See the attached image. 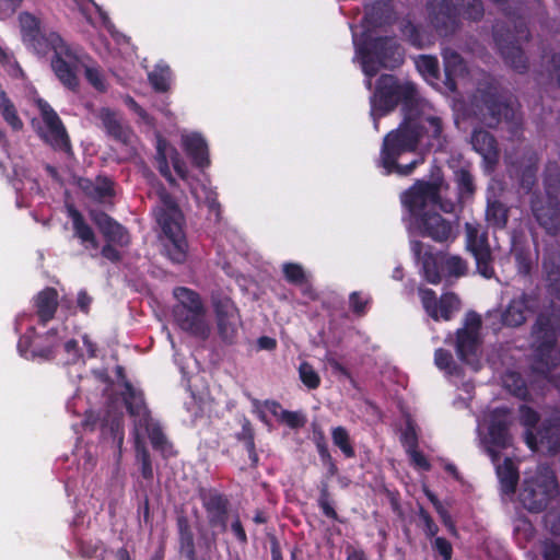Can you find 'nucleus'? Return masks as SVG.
<instances>
[{"mask_svg": "<svg viewBox=\"0 0 560 560\" xmlns=\"http://www.w3.org/2000/svg\"><path fill=\"white\" fill-rule=\"evenodd\" d=\"M144 429L147 430L150 443L155 451L160 452L165 458L173 455V445L168 442L159 424H152L150 422L148 428Z\"/></svg>", "mask_w": 560, "mask_h": 560, "instance_id": "de8ad7c7", "label": "nucleus"}, {"mask_svg": "<svg viewBox=\"0 0 560 560\" xmlns=\"http://www.w3.org/2000/svg\"><path fill=\"white\" fill-rule=\"evenodd\" d=\"M559 315L540 313L533 327L538 345L530 365L533 373L541 375L560 389V351L556 349L557 330L555 323Z\"/></svg>", "mask_w": 560, "mask_h": 560, "instance_id": "f257e3e1", "label": "nucleus"}, {"mask_svg": "<svg viewBox=\"0 0 560 560\" xmlns=\"http://www.w3.org/2000/svg\"><path fill=\"white\" fill-rule=\"evenodd\" d=\"M299 377L303 385L311 390L317 389L320 386L322 380L319 374L314 366L306 361H303L299 365Z\"/></svg>", "mask_w": 560, "mask_h": 560, "instance_id": "864d4df0", "label": "nucleus"}, {"mask_svg": "<svg viewBox=\"0 0 560 560\" xmlns=\"http://www.w3.org/2000/svg\"><path fill=\"white\" fill-rule=\"evenodd\" d=\"M508 413L509 410L506 408L495 409L489 423L488 436L490 446L488 447V453L493 462L499 458V451L493 447L504 450L511 445V434L506 420Z\"/></svg>", "mask_w": 560, "mask_h": 560, "instance_id": "5701e85b", "label": "nucleus"}, {"mask_svg": "<svg viewBox=\"0 0 560 560\" xmlns=\"http://www.w3.org/2000/svg\"><path fill=\"white\" fill-rule=\"evenodd\" d=\"M416 67L428 81H434L440 78V65L435 56L419 55L416 59Z\"/></svg>", "mask_w": 560, "mask_h": 560, "instance_id": "3c124183", "label": "nucleus"}, {"mask_svg": "<svg viewBox=\"0 0 560 560\" xmlns=\"http://www.w3.org/2000/svg\"><path fill=\"white\" fill-rule=\"evenodd\" d=\"M159 205L154 209L155 220L165 236L164 248L176 264L186 260L188 242L184 232L185 218L175 198L164 188L158 192Z\"/></svg>", "mask_w": 560, "mask_h": 560, "instance_id": "7ed1b4c3", "label": "nucleus"}, {"mask_svg": "<svg viewBox=\"0 0 560 560\" xmlns=\"http://www.w3.org/2000/svg\"><path fill=\"white\" fill-rule=\"evenodd\" d=\"M413 225L422 237H428L435 243L452 242L456 237L454 221L445 219L435 211L422 212L413 220Z\"/></svg>", "mask_w": 560, "mask_h": 560, "instance_id": "4468645a", "label": "nucleus"}, {"mask_svg": "<svg viewBox=\"0 0 560 560\" xmlns=\"http://www.w3.org/2000/svg\"><path fill=\"white\" fill-rule=\"evenodd\" d=\"M172 71L167 65L159 63L149 72L148 80L155 92L165 93L170 90Z\"/></svg>", "mask_w": 560, "mask_h": 560, "instance_id": "09e8293b", "label": "nucleus"}, {"mask_svg": "<svg viewBox=\"0 0 560 560\" xmlns=\"http://www.w3.org/2000/svg\"><path fill=\"white\" fill-rule=\"evenodd\" d=\"M20 24L23 42L31 47L37 55L45 56L49 52V44L52 35H59L57 32L47 31L40 27L39 20L31 13L20 14Z\"/></svg>", "mask_w": 560, "mask_h": 560, "instance_id": "a211bd4d", "label": "nucleus"}, {"mask_svg": "<svg viewBox=\"0 0 560 560\" xmlns=\"http://www.w3.org/2000/svg\"><path fill=\"white\" fill-rule=\"evenodd\" d=\"M334 444L339 447L346 458H353L355 456L354 447L350 441L349 433L343 427H336L331 431Z\"/></svg>", "mask_w": 560, "mask_h": 560, "instance_id": "603ef678", "label": "nucleus"}, {"mask_svg": "<svg viewBox=\"0 0 560 560\" xmlns=\"http://www.w3.org/2000/svg\"><path fill=\"white\" fill-rule=\"evenodd\" d=\"M198 497L206 513L212 537L226 533L230 520L231 502L226 494L215 488H200Z\"/></svg>", "mask_w": 560, "mask_h": 560, "instance_id": "9b49d317", "label": "nucleus"}, {"mask_svg": "<svg viewBox=\"0 0 560 560\" xmlns=\"http://www.w3.org/2000/svg\"><path fill=\"white\" fill-rule=\"evenodd\" d=\"M176 527L178 534V551L187 560H196L197 551L195 544V535L190 526L189 520L185 515L176 518Z\"/></svg>", "mask_w": 560, "mask_h": 560, "instance_id": "f704fd0d", "label": "nucleus"}, {"mask_svg": "<svg viewBox=\"0 0 560 560\" xmlns=\"http://www.w3.org/2000/svg\"><path fill=\"white\" fill-rule=\"evenodd\" d=\"M50 40L49 51L54 52L50 65L55 75L65 88L77 91L85 55L80 48L65 42L60 35H52Z\"/></svg>", "mask_w": 560, "mask_h": 560, "instance_id": "6e6552de", "label": "nucleus"}, {"mask_svg": "<svg viewBox=\"0 0 560 560\" xmlns=\"http://www.w3.org/2000/svg\"><path fill=\"white\" fill-rule=\"evenodd\" d=\"M100 119L106 133L115 141L128 145L133 136L132 130L125 126L118 118L117 114L109 108H102L100 112Z\"/></svg>", "mask_w": 560, "mask_h": 560, "instance_id": "72a5a7b5", "label": "nucleus"}, {"mask_svg": "<svg viewBox=\"0 0 560 560\" xmlns=\"http://www.w3.org/2000/svg\"><path fill=\"white\" fill-rule=\"evenodd\" d=\"M364 74L371 79L381 68L396 69L404 63L405 49L393 36L364 37L357 45ZM371 80L368 88L371 89Z\"/></svg>", "mask_w": 560, "mask_h": 560, "instance_id": "20e7f679", "label": "nucleus"}, {"mask_svg": "<svg viewBox=\"0 0 560 560\" xmlns=\"http://www.w3.org/2000/svg\"><path fill=\"white\" fill-rule=\"evenodd\" d=\"M58 292L55 288L47 287L34 296L35 313L38 324L46 326L56 315L58 310Z\"/></svg>", "mask_w": 560, "mask_h": 560, "instance_id": "2f4dec72", "label": "nucleus"}, {"mask_svg": "<svg viewBox=\"0 0 560 560\" xmlns=\"http://www.w3.org/2000/svg\"><path fill=\"white\" fill-rule=\"evenodd\" d=\"M538 434L542 445H546L551 453L560 450V404L553 407L549 416L538 428Z\"/></svg>", "mask_w": 560, "mask_h": 560, "instance_id": "c85d7f7f", "label": "nucleus"}, {"mask_svg": "<svg viewBox=\"0 0 560 560\" xmlns=\"http://www.w3.org/2000/svg\"><path fill=\"white\" fill-rule=\"evenodd\" d=\"M97 560H135L126 547L117 549L105 548L97 556Z\"/></svg>", "mask_w": 560, "mask_h": 560, "instance_id": "774afa93", "label": "nucleus"}, {"mask_svg": "<svg viewBox=\"0 0 560 560\" xmlns=\"http://www.w3.org/2000/svg\"><path fill=\"white\" fill-rule=\"evenodd\" d=\"M443 185L444 178L441 170L438 168L436 176H433L431 180H417L410 188L404 191L401 202L413 220L422 212H427L424 209L428 205L440 202V192Z\"/></svg>", "mask_w": 560, "mask_h": 560, "instance_id": "f8f14e48", "label": "nucleus"}, {"mask_svg": "<svg viewBox=\"0 0 560 560\" xmlns=\"http://www.w3.org/2000/svg\"><path fill=\"white\" fill-rule=\"evenodd\" d=\"M418 515L423 524L422 529L427 538L432 539L435 537L439 532V526L435 524L430 513L421 506Z\"/></svg>", "mask_w": 560, "mask_h": 560, "instance_id": "338daca9", "label": "nucleus"}, {"mask_svg": "<svg viewBox=\"0 0 560 560\" xmlns=\"http://www.w3.org/2000/svg\"><path fill=\"white\" fill-rule=\"evenodd\" d=\"M443 270H445L448 276L456 278L463 277L467 272V264L459 256H450L443 261Z\"/></svg>", "mask_w": 560, "mask_h": 560, "instance_id": "4d7b16f0", "label": "nucleus"}, {"mask_svg": "<svg viewBox=\"0 0 560 560\" xmlns=\"http://www.w3.org/2000/svg\"><path fill=\"white\" fill-rule=\"evenodd\" d=\"M546 273L547 290L551 296L560 300V254H547L542 261Z\"/></svg>", "mask_w": 560, "mask_h": 560, "instance_id": "e433bc0d", "label": "nucleus"}, {"mask_svg": "<svg viewBox=\"0 0 560 560\" xmlns=\"http://www.w3.org/2000/svg\"><path fill=\"white\" fill-rule=\"evenodd\" d=\"M125 390L121 398L128 415L133 419L136 431L138 428H148L152 421L150 409L145 402L144 393L136 388L129 381L124 382Z\"/></svg>", "mask_w": 560, "mask_h": 560, "instance_id": "4be33fe9", "label": "nucleus"}, {"mask_svg": "<svg viewBox=\"0 0 560 560\" xmlns=\"http://www.w3.org/2000/svg\"><path fill=\"white\" fill-rule=\"evenodd\" d=\"M520 423L525 429L536 428L540 421V415L527 405H521L518 408Z\"/></svg>", "mask_w": 560, "mask_h": 560, "instance_id": "052dcab7", "label": "nucleus"}, {"mask_svg": "<svg viewBox=\"0 0 560 560\" xmlns=\"http://www.w3.org/2000/svg\"><path fill=\"white\" fill-rule=\"evenodd\" d=\"M284 279L294 285H302L306 282V275L303 267L295 262H285L282 266Z\"/></svg>", "mask_w": 560, "mask_h": 560, "instance_id": "6e6d98bb", "label": "nucleus"}, {"mask_svg": "<svg viewBox=\"0 0 560 560\" xmlns=\"http://www.w3.org/2000/svg\"><path fill=\"white\" fill-rule=\"evenodd\" d=\"M472 149L479 153L489 168H493L500 159L497 139L485 129H475L471 133Z\"/></svg>", "mask_w": 560, "mask_h": 560, "instance_id": "cd10ccee", "label": "nucleus"}, {"mask_svg": "<svg viewBox=\"0 0 560 560\" xmlns=\"http://www.w3.org/2000/svg\"><path fill=\"white\" fill-rule=\"evenodd\" d=\"M27 332H32V336L25 334L19 339L18 350L22 357L28 359L31 357V351L34 349V345L37 339H42V336L35 332V328L32 327L27 330Z\"/></svg>", "mask_w": 560, "mask_h": 560, "instance_id": "680f3d73", "label": "nucleus"}, {"mask_svg": "<svg viewBox=\"0 0 560 560\" xmlns=\"http://www.w3.org/2000/svg\"><path fill=\"white\" fill-rule=\"evenodd\" d=\"M497 476L500 482V489L504 494H513L516 491L520 472L513 460L506 457L502 465L497 466Z\"/></svg>", "mask_w": 560, "mask_h": 560, "instance_id": "4c0bfd02", "label": "nucleus"}, {"mask_svg": "<svg viewBox=\"0 0 560 560\" xmlns=\"http://www.w3.org/2000/svg\"><path fill=\"white\" fill-rule=\"evenodd\" d=\"M544 203H533L532 211L547 233L556 235L560 232V166L549 163L544 173Z\"/></svg>", "mask_w": 560, "mask_h": 560, "instance_id": "0eeeda50", "label": "nucleus"}, {"mask_svg": "<svg viewBox=\"0 0 560 560\" xmlns=\"http://www.w3.org/2000/svg\"><path fill=\"white\" fill-rule=\"evenodd\" d=\"M394 19L392 0H370L364 7L363 22L371 28L390 25Z\"/></svg>", "mask_w": 560, "mask_h": 560, "instance_id": "bb28decb", "label": "nucleus"}, {"mask_svg": "<svg viewBox=\"0 0 560 560\" xmlns=\"http://www.w3.org/2000/svg\"><path fill=\"white\" fill-rule=\"evenodd\" d=\"M399 30L402 38L416 49H427L435 43V36L428 27L411 20H402Z\"/></svg>", "mask_w": 560, "mask_h": 560, "instance_id": "7c9ffc66", "label": "nucleus"}, {"mask_svg": "<svg viewBox=\"0 0 560 560\" xmlns=\"http://www.w3.org/2000/svg\"><path fill=\"white\" fill-rule=\"evenodd\" d=\"M173 295L177 301L173 311L206 308L200 294L189 288L177 287L174 289Z\"/></svg>", "mask_w": 560, "mask_h": 560, "instance_id": "79ce46f5", "label": "nucleus"}, {"mask_svg": "<svg viewBox=\"0 0 560 560\" xmlns=\"http://www.w3.org/2000/svg\"><path fill=\"white\" fill-rule=\"evenodd\" d=\"M428 19L440 36H448L458 28L459 10L448 0H429Z\"/></svg>", "mask_w": 560, "mask_h": 560, "instance_id": "f3484780", "label": "nucleus"}, {"mask_svg": "<svg viewBox=\"0 0 560 560\" xmlns=\"http://www.w3.org/2000/svg\"><path fill=\"white\" fill-rule=\"evenodd\" d=\"M479 101L485 124L489 128H497L503 120L508 122L513 120L514 108L510 102L503 100L497 89L489 86L481 90Z\"/></svg>", "mask_w": 560, "mask_h": 560, "instance_id": "2eb2a0df", "label": "nucleus"}, {"mask_svg": "<svg viewBox=\"0 0 560 560\" xmlns=\"http://www.w3.org/2000/svg\"><path fill=\"white\" fill-rule=\"evenodd\" d=\"M175 324L189 335L207 340L210 336V326L206 319V308L173 311Z\"/></svg>", "mask_w": 560, "mask_h": 560, "instance_id": "393cba45", "label": "nucleus"}, {"mask_svg": "<svg viewBox=\"0 0 560 560\" xmlns=\"http://www.w3.org/2000/svg\"><path fill=\"white\" fill-rule=\"evenodd\" d=\"M67 214L71 219L73 235L86 249H97L100 243L92 226L85 221L84 215L73 206L67 205Z\"/></svg>", "mask_w": 560, "mask_h": 560, "instance_id": "c756f323", "label": "nucleus"}, {"mask_svg": "<svg viewBox=\"0 0 560 560\" xmlns=\"http://www.w3.org/2000/svg\"><path fill=\"white\" fill-rule=\"evenodd\" d=\"M371 102L373 108L383 115L390 113L399 104L409 113L418 106V90L412 82L400 83L393 74H382L376 81Z\"/></svg>", "mask_w": 560, "mask_h": 560, "instance_id": "423d86ee", "label": "nucleus"}, {"mask_svg": "<svg viewBox=\"0 0 560 560\" xmlns=\"http://www.w3.org/2000/svg\"><path fill=\"white\" fill-rule=\"evenodd\" d=\"M443 66L445 73V85L450 91H455L457 86L456 78L463 75L466 72L465 61L460 54L448 49L443 52Z\"/></svg>", "mask_w": 560, "mask_h": 560, "instance_id": "c9c22d12", "label": "nucleus"}, {"mask_svg": "<svg viewBox=\"0 0 560 560\" xmlns=\"http://www.w3.org/2000/svg\"><path fill=\"white\" fill-rule=\"evenodd\" d=\"M486 220L489 225L495 229H504L509 221V209L500 200L488 201Z\"/></svg>", "mask_w": 560, "mask_h": 560, "instance_id": "49530a36", "label": "nucleus"}, {"mask_svg": "<svg viewBox=\"0 0 560 560\" xmlns=\"http://www.w3.org/2000/svg\"><path fill=\"white\" fill-rule=\"evenodd\" d=\"M405 121L410 129L416 131L417 142L424 143L427 149L434 152H445L448 145V137L445 133L444 122L435 115L413 116V110L405 114Z\"/></svg>", "mask_w": 560, "mask_h": 560, "instance_id": "9d476101", "label": "nucleus"}, {"mask_svg": "<svg viewBox=\"0 0 560 560\" xmlns=\"http://www.w3.org/2000/svg\"><path fill=\"white\" fill-rule=\"evenodd\" d=\"M212 304L220 339L226 345H234L241 325L238 308L226 296L214 299Z\"/></svg>", "mask_w": 560, "mask_h": 560, "instance_id": "ddd939ff", "label": "nucleus"}, {"mask_svg": "<svg viewBox=\"0 0 560 560\" xmlns=\"http://www.w3.org/2000/svg\"><path fill=\"white\" fill-rule=\"evenodd\" d=\"M84 74L88 82L97 91L104 92L106 90V84L104 81V77L98 68L88 67L84 65Z\"/></svg>", "mask_w": 560, "mask_h": 560, "instance_id": "69168bd1", "label": "nucleus"}, {"mask_svg": "<svg viewBox=\"0 0 560 560\" xmlns=\"http://www.w3.org/2000/svg\"><path fill=\"white\" fill-rule=\"evenodd\" d=\"M101 431L104 436L110 438L120 448L125 438L122 416L107 412L101 421Z\"/></svg>", "mask_w": 560, "mask_h": 560, "instance_id": "ea45409f", "label": "nucleus"}, {"mask_svg": "<svg viewBox=\"0 0 560 560\" xmlns=\"http://www.w3.org/2000/svg\"><path fill=\"white\" fill-rule=\"evenodd\" d=\"M317 503L326 517L331 518L334 521H338V514L331 504L330 493L327 483H323V486L320 487Z\"/></svg>", "mask_w": 560, "mask_h": 560, "instance_id": "13d9d810", "label": "nucleus"}, {"mask_svg": "<svg viewBox=\"0 0 560 560\" xmlns=\"http://www.w3.org/2000/svg\"><path fill=\"white\" fill-rule=\"evenodd\" d=\"M504 388L514 397L530 401L532 395L523 376L515 371H508L502 377Z\"/></svg>", "mask_w": 560, "mask_h": 560, "instance_id": "c03bdc74", "label": "nucleus"}, {"mask_svg": "<svg viewBox=\"0 0 560 560\" xmlns=\"http://www.w3.org/2000/svg\"><path fill=\"white\" fill-rule=\"evenodd\" d=\"M46 338L47 339L54 338V340L49 341L46 345H42L39 342L40 339H37L35 345H34V349H32V351H31V358L32 359L39 358V359L45 360V361H50V360L55 359V357H56V348L58 346V342L56 340V338H57V329L52 328V329L48 330L47 334H46Z\"/></svg>", "mask_w": 560, "mask_h": 560, "instance_id": "8fccbe9b", "label": "nucleus"}, {"mask_svg": "<svg viewBox=\"0 0 560 560\" xmlns=\"http://www.w3.org/2000/svg\"><path fill=\"white\" fill-rule=\"evenodd\" d=\"M454 182L456 184L457 195L460 201L474 196L476 191L475 178L468 168L460 167L455 171Z\"/></svg>", "mask_w": 560, "mask_h": 560, "instance_id": "a18cd8bd", "label": "nucleus"}, {"mask_svg": "<svg viewBox=\"0 0 560 560\" xmlns=\"http://www.w3.org/2000/svg\"><path fill=\"white\" fill-rule=\"evenodd\" d=\"M462 11L464 19L478 22L485 15V8L481 0H465L457 7Z\"/></svg>", "mask_w": 560, "mask_h": 560, "instance_id": "5fc2aeb1", "label": "nucleus"}, {"mask_svg": "<svg viewBox=\"0 0 560 560\" xmlns=\"http://www.w3.org/2000/svg\"><path fill=\"white\" fill-rule=\"evenodd\" d=\"M183 149L197 168L203 170L210 165L208 144L199 133L183 137Z\"/></svg>", "mask_w": 560, "mask_h": 560, "instance_id": "473e14b6", "label": "nucleus"}, {"mask_svg": "<svg viewBox=\"0 0 560 560\" xmlns=\"http://www.w3.org/2000/svg\"><path fill=\"white\" fill-rule=\"evenodd\" d=\"M411 249L416 258L421 261L424 279L431 284H439L442 280L441 270L444 259L439 254L431 252V247L421 241H413Z\"/></svg>", "mask_w": 560, "mask_h": 560, "instance_id": "a878e982", "label": "nucleus"}, {"mask_svg": "<svg viewBox=\"0 0 560 560\" xmlns=\"http://www.w3.org/2000/svg\"><path fill=\"white\" fill-rule=\"evenodd\" d=\"M517 272L524 277L530 275L533 269V255L526 241L514 240L511 248Z\"/></svg>", "mask_w": 560, "mask_h": 560, "instance_id": "58836bf2", "label": "nucleus"}, {"mask_svg": "<svg viewBox=\"0 0 560 560\" xmlns=\"http://www.w3.org/2000/svg\"><path fill=\"white\" fill-rule=\"evenodd\" d=\"M42 118L49 131L46 141L55 149L67 154L72 153L71 142L67 130L55 109L44 100H38Z\"/></svg>", "mask_w": 560, "mask_h": 560, "instance_id": "6ab92c4d", "label": "nucleus"}, {"mask_svg": "<svg viewBox=\"0 0 560 560\" xmlns=\"http://www.w3.org/2000/svg\"><path fill=\"white\" fill-rule=\"evenodd\" d=\"M559 495V486L555 472L549 467L537 470L535 476L524 480L520 501L532 513H540Z\"/></svg>", "mask_w": 560, "mask_h": 560, "instance_id": "1a4fd4ad", "label": "nucleus"}, {"mask_svg": "<svg viewBox=\"0 0 560 560\" xmlns=\"http://www.w3.org/2000/svg\"><path fill=\"white\" fill-rule=\"evenodd\" d=\"M416 131L410 129L405 119L397 129L389 131L383 139L380 153V165L386 174L410 175L419 161L412 160L408 164H399L398 159L408 152H415L418 148Z\"/></svg>", "mask_w": 560, "mask_h": 560, "instance_id": "39448f33", "label": "nucleus"}, {"mask_svg": "<svg viewBox=\"0 0 560 560\" xmlns=\"http://www.w3.org/2000/svg\"><path fill=\"white\" fill-rule=\"evenodd\" d=\"M481 318L472 313L467 317L465 326L456 331V353L462 362L469 363L470 359L476 357L479 346V329Z\"/></svg>", "mask_w": 560, "mask_h": 560, "instance_id": "412c9836", "label": "nucleus"}, {"mask_svg": "<svg viewBox=\"0 0 560 560\" xmlns=\"http://www.w3.org/2000/svg\"><path fill=\"white\" fill-rule=\"evenodd\" d=\"M465 230L466 248L472 257L479 255V252L483 254L491 250L486 232L480 233L479 229L471 223H466Z\"/></svg>", "mask_w": 560, "mask_h": 560, "instance_id": "37998d69", "label": "nucleus"}, {"mask_svg": "<svg viewBox=\"0 0 560 560\" xmlns=\"http://www.w3.org/2000/svg\"><path fill=\"white\" fill-rule=\"evenodd\" d=\"M90 219L96 225L106 243L127 247L130 244L128 230L102 210H91Z\"/></svg>", "mask_w": 560, "mask_h": 560, "instance_id": "b1692460", "label": "nucleus"}, {"mask_svg": "<svg viewBox=\"0 0 560 560\" xmlns=\"http://www.w3.org/2000/svg\"><path fill=\"white\" fill-rule=\"evenodd\" d=\"M240 422L242 429L240 432L235 433V439L242 442L244 446L255 443V430L250 420L243 416Z\"/></svg>", "mask_w": 560, "mask_h": 560, "instance_id": "e2e57ef3", "label": "nucleus"}, {"mask_svg": "<svg viewBox=\"0 0 560 560\" xmlns=\"http://www.w3.org/2000/svg\"><path fill=\"white\" fill-rule=\"evenodd\" d=\"M280 420L291 429H300L306 424V417L300 411L282 410Z\"/></svg>", "mask_w": 560, "mask_h": 560, "instance_id": "0e129e2a", "label": "nucleus"}, {"mask_svg": "<svg viewBox=\"0 0 560 560\" xmlns=\"http://www.w3.org/2000/svg\"><path fill=\"white\" fill-rule=\"evenodd\" d=\"M508 22L497 21L492 26V36L504 62L518 73L528 70V59L520 43L529 40L530 32L525 19L503 8Z\"/></svg>", "mask_w": 560, "mask_h": 560, "instance_id": "f03ea898", "label": "nucleus"}, {"mask_svg": "<svg viewBox=\"0 0 560 560\" xmlns=\"http://www.w3.org/2000/svg\"><path fill=\"white\" fill-rule=\"evenodd\" d=\"M418 293L424 311L435 322L440 319L447 322L459 310L460 301L454 292L443 293L440 299L429 288H419Z\"/></svg>", "mask_w": 560, "mask_h": 560, "instance_id": "dca6fc26", "label": "nucleus"}, {"mask_svg": "<svg viewBox=\"0 0 560 560\" xmlns=\"http://www.w3.org/2000/svg\"><path fill=\"white\" fill-rule=\"evenodd\" d=\"M474 258L477 270L482 277L490 279L494 276L495 272L491 250L483 254L479 252V255L474 256Z\"/></svg>", "mask_w": 560, "mask_h": 560, "instance_id": "bf43d9fd", "label": "nucleus"}, {"mask_svg": "<svg viewBox=\"0 0 560 560\" xmlns=\"http://www.w3.org/2000/svg\"><path fill=\"white\" fill-rule=\"evenodd\" d=\"M538 298L535 293L522 292L518 296L513 298L502 313H497L500 317V324L505 327L516 328L522 326L528 313H534L537 307Z\"/></svg>", "mask_w": 560, "mask_h": 560, "instance_id": "aec40b11", "label": "nucleus"}, {"mask_svg": "<svg viewBox=\"0 0 560 560\" xmlns=\"http://www.w3.org/2000/svg\"><path fill=\"white\" fill-rule=\"evenodd\" d=\"M135 453L141 477L149 483H152L154 478L152 458L148 447L138 434L135 440Z\"/></svg>", "mask_w": 560, "mask_h": 560, "instance_id": "a19ab883", "label": "nucleus"}]
</instances>
